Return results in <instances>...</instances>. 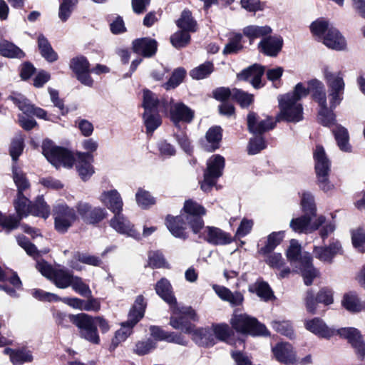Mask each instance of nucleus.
<instances>
[{"mask_svg":"<svg viewBox=\"0 0 365 365\" xmlns=\"http://www.w3.org/2000/svg\"><path fill=\"white\" fill-rule=\"evenodd\" d=\"M146 303L144 297L139 295L136 297L135 303L129 312L126 324L134 327L144 316Z\"/></svg>","mask_w":365,"mask_h":365,"instance_id":"28","label":"nucleus"},{"mask_svg":"<svg viewBox=\"0 0 365 365\" xmlns=\"http://www.w3.org/2000/svg\"><path fill=\"white\" fill-rule=\"evenodd\" d=\"M206 143L204 148L207 151H214L219 148L220 142L222 139V132L220 127L210 128L206 133Z\"/></svg>","mask_w":365,"mask_h":365,"instance_id":"34","label":"nucleus"},{"mask_svg":"<svg viewBox=\"0 0 365 365\" xmlns=\"http://www.w3.org/2000/svg\"><path fill=\"white\" fill-rule=\"evenodd\" d=\"M133 327L126 324L125 322L122 324V327L116 331L114 338L112 340V346L115 348L120 342L125 341L132 332Z\"/></svg>","mask_w":365,"mask_h":365,"instance_id":"54","label":"nucleus"},{"mask_svg":"<svg viewBox=\"0 0 365 365\" xmlns=\"http://www.w3.org/2000/svg\"><path fill=\"white\" fill-rule=\"evenodd\" d=\"M165 225L171 234L175 237L186 238L187 235L185 231V222L182 217L168 215L165 219Z\"/></svg>","mask_w":365,"mask_h":365,"instance_id":"31","label":"nucleus"},{"mask_svg":"<svg viewBox=\"0 0 365 365\" xmlns=\"http://www.w3.org/2000/svg\"><path fill=\"white\" fill-rule=\"evenodd\" d=\"M107 215L105 209L101 207H92L89 212L86 223L96 224L103 220Z\"/></svg>","mask_w":365,"mask_h":365,"instance_id":"61","label":"nucleus"},{"mask_svg":"<svg viewBox=\"0 0 365 365\" xmlns=\"http://www.w3.org/2000/svg\"><path fill=\"white\" fill-rule=\"evenodd\" d=\"M0 53L4 57L11 58H21L25 56L24 51L17 46L4 39L0 41Z\"/></svg>","mask_w":365,"mask_h":365,"instance_id":"36","label":"nucleus"},{"mask_svg":"<svg viewBox=\"0 0 365 365\" xmlns=\"http://www.w3.org/2000/svg\"><path fill=\"white\" fill-rule=\"evenodd\" d=\"M68 317L70 321L78 328L79 334L82 338L93 344L99 343L100 338L94 317L84 313L70 314Z\"/></svg>","mask_w":365,"mask_h":365,"instance_id":"8","label":"nucleus"},{"mask_svg":"<svg viewBox=\"0 0 365 365\" xmlns=\"http://www.w3.org/2000/svg\"><path fill=\"white\" fill-rule=\"evenodd\" d=\"M212 288L222 300L229 302L232 307L242 305L244 302L243 294L240 292H232L225 287L216 284Z\"/></svg>","mask_w":365,"mask_h":365,"instance_id":"26","label":"nucleus"},{"mask_svg":"<svg viewBox=\"0 0 365 365\" xmlns=\"http://www.w3.org/2000/svg\"><path fill=\"white\" fill-rule=\"evenodd\" d=\"M53 215L55 228L60 233L66 232L78 219L75 210L63 202L53 207Z\"/></svg>","mask_w":365,"mask_h":365,"instance_id":"11","label":"nucleus"},{"mask_svg":"<svg viewBox=\"0 0 365 365\" xmlns=\"http://www.w3.org/2000/svg\"><path fill=\"white\" fill-rule=\"evenodd\" d=\"M214 71V66L211 62H205L199 66L192 69L190 76L196 80H200L207 78Z\"/></svg>","mask_w":365,"mask_h":365,"instance_id":"45","label":"nucleus"},{"mask_svg":"<svg viewBox=\"0 0 365 365\" xmlns=\"http://www.w3.org/2000/svg\"><path fill=\"white\" fill-rule=\"evenodd\" d=\"M76 161L77 171L82 180H86L94 173L93 158L91 153H78Z\"/></svg>","mask_w":365,"mask_h":365,"instance_id":"17","label":"nucleus"},{"mask_svg":"<svg viewBox=\"0 0 365 365\" xmlns=\"http://www.w3.org/2000/svg\"><path fill=\"white\" fill-rule=\"evenodd\" d=\"M232 98H235L242 107H247L253 101L252 95L237 89L232 91Z\"/></svg>","mask_w":365,"mask_h":365,"instance_id":"60","label":"nucleus"},{"mask_svg":"<svg viewBox=\"0 0 365 365\" xmlns=\"http://www.w3.org/2000/svg\"><path fill=\"white\" fill-rule=\"evenodd\" d=\"M155 289L156 293L170 306V308L176 304L177 300L174 296L172 286L167 279L162 278L159 280L155 284Z\"/></svg>","mask_w":365,"mask_h":365,"instance_id":"29","label":"nucleus"},{"mask_svg":"<svg viewBox=\"0 0 365 365\" xmlns=\"http://www.w3.org/2000/svg\"><path fill=\"white\" fill-rule=\"evenodd\" d=\"M193 116V111L182 103H176L170 107V118L177 127L180 121L191 122Z\"/></svg>","mask_w":365,"mask_h":365,"instance_id":"20","label":"nucleus"},{"mask_svg":"<svg viewBox=\"0 0 365 365\" xmlns=\"http://www.w3.org/2000/svg\"><path fill=\"white\" fill-rule=\"evenodd\" d=\"M341 304L346 310L351 312H359L364 309L354 292L345 294L341 300Z\"/></svg>","mask_w":365,"mask_h":365,"instance_id":"40","label":"nucleus"},{"mask_svg":"<svg viewBox=\"0 0 365 365\" xmlns=\"http://www.w3.org/2000/svg\"><path fill=\"white\" fill-rule=\"evenodd\" d=\"M37 42L40 53L44 58L49 62L57 60V53L53 51L48 39L43 34L38 35Z\"/></svg>","mask_w":365,"mask_h":365,"instance_id":"37","label":"nucleus"},{"mask_svg":"<svg viewBox=\"0 0 365 365\" xmlns=\"http://www.w3.org/2000/svg\"><path fill=\"white\" fill-rule=\"evenodd\" d=\"M224 167V158L220 155H214L207 160V170L205 174L218 178L222 175Z\"/></svg>","mask_w":365,"mask_h":365,"instance_id":"32","label":"nucleus"},{"mask_svg":"<svg viewBox=\"0 0 365 365\" xmlns=\"http://www.w3.org/2000/svg\"><path fill=\"white\" fill-rule=\"evenodd\" d=\"M325 222L322 215L313 216L306 214L302 217L294 218L290 221V227L296 232L311 233L317 230Z\"/></svg>","mask_w":365,"mask_h":365,"instance_id":"13","label":"nucleus"},{"mask_svg":"<svg viewBox=\"0 0 365 365\" xmlns=\"http://www.w3.org/2000/svg\"><path fill=\"white\" fill-rule=\"evenodd\" d=\"M334 134L339 148L345 152L351 151L349 143V133L347 130L341 126H337L334 130Z\"/></svg>","mask_w":365,"mask_h":365,"instance_id":"44","label":"nucleus"},{"mask_svg":"<svg viewBox=\"0 0 365 365\" xmlns=\"http://www.w3.org/2000/svg\"><path fill=\"white\" fill-rule=\"evenodd\" d=\"M190 41V34L187 31L182 29V31L175 32L170 37V42L172 45L177 48L185 47L189 43Z\"/></svg>","mask_w":365,"mask_h":365,"instance_id":"52","label":"nucleus"},{"mask_svg":"<svg viewBox=\"0 0 365 365\" xmlns=\"http://www.w3.org/2000/svg\"><path fill=\"white\" fill-rule=\"evenodd\" d=\"M177 25L179 28L187 32L196 31V21L193 19L191 12L188 10H184L182 12L180 18L177 21Z\"/></svg>","mask_w":365,"mask_h":365,"instance_id":"42","label":"nucleus"},{"mask_svg":"<svg viewBox=\"0 0 365 365\" xmlns=\"http://www.w3.org/2000/svg\"><path fill=\"white\" fill-rule=\"evenodd\" d=\"M343 254L341 244L338 240H331L327 246H314V257L326 264H331L334 257Z\"/></svg>","mask_w":365,"mask_h":365,"instance_id":"14","label":"nucleus"},{"mask_svg":"<svg viewBox=\"0 0 365 365\" xmlns=\"http://www.w3.org/2000/svg\"><path fill=\"white\" fill-rule=\"evenodd\" d=\"M100 200L113 214L123 210V202L120 195L116 190L103 192L100 196Z\"/></svg>","mask_w":365,"mask_h":365,"instance_id":"18","label":"nucleus"},{"mask_svg":"<svg viewBox=\"0 0 365 365\" xmlns=\"http://www.w3.org/2000/svg\"><path fill=\"white\" fill-rule=\"evenodd\" d=\"M322 73L328 86L327 96L324 83L318 79L309 81L313 99L319 106L318 121L324 126H331L335 123L334 110L343 100L345 88L344 74L341 71L334 72L331 66L325 65L322 68Z\"/></svg>","mask_w":365,"mask_h":365,"instance_id":"1","label":"nucleus"},{"mask_svg":"<svg viewBox=\"0 0 365 365\" xmlns=\"http://www.w3.org/2000/svg\"><path fill=\"white\" fill-rule=\"evenodd\" d=\"M287 257L293 271L301 272L305 284H312L313 279L318 277L319 271L313 266L312 258L308 252L301 254V246L297 240H291Z\"/></svg>","mask_w":365,"mask_h":365,"instance_id":"5","label":"nucleus"},{"mask_svg":"<svg viewBox=\"0 0 365 365\" xmlns=\"http://www.w3.org/2000/svg\"><path fill=\"white\" fill-rule=\"evenodd\" d=\"M264 72L263 66L254 64L238 73L237 78L242 81H248L255 88H258L261 86V78Z\"/></svg>","mask_w":365,"mask_h":365,"instance_id":"22","label":"nucleus"},{"mask_svg":"<svg viewBox=\"0 0 365 365\" xmlns=\"http://www.w3.org/2000/svg\"><path fill=\"white\" fill-rule=\"evenodd\" d=\"M42 153L46 158L56 168L63 166L71 168L74 163V158L68 150L56 146L51 140L43 142Z\"/></svg>","mask_w":365,"mask_h":365,"instance_id":"6","label":"nucleus"},{"mask_svg":"<svg viewBox=\"0 0 365 365\" xmlns=\"http://www.w3.org/2000/svg\"><path fill=\"white\" fill-rule=\"evenodd\" d=\"M186 75V71L182 68L175 69L169 81L165 84L166 89L174 88L177 87L183 80Z\"/></svg>","mask_w":365,"mask_h":365,"instance_id":"57","label":"nucleus"},{"mask_svg":"<svg viewBox=\"0 0 365 365\" xmlns=\"http://www.w3.org/2000/svg\"><path fill=\"white\" fill-rule=\"evenodd\" d=\"M205 240L214 245H224L231 242V236L215 227H207L205 229Z\"/></svg>","mask_w":365,"mask_h":365,"instance_id":"24","label":"nucleus"},{"mask_svg":"<svg viewBox=\"0 0 365 365\" xmlns=\"http://www.w3.org/2000/svg\"><path fill=\"white\" fill-rule=\"evenodd\" d=\"M184 210L188 214L187 217H195L205 214V208L191 200L185 202Z\"/></svg>","mask_w":365,"mask_h":365,"instance_id":"56","label":"nucleus"},{"mask_svg":"<svg viewBox=\"0 0 365 365\" xmlns=\"http://www.w3.org/2000/svg\"><path fill=\"white\" fill-rule=\"evenodd\" d=\"M170 325L176 329L192 335V339L200 346H210L215 344V336L212 331L208 328L195 329L192 324L184 325L175 318H172Z\"/></svg>","mask_w":365,"mask_h":365,"instance_id":"9","label":"nucleus"},{"mask_svg":"<svg viewBox=\"0 0 365 365\" xmlns=\"http://www.w3.org/2000/svg\"><path fill=\"white\" fill-rule=\"evenodd\" d=\"M265 148V143L261 136H257L252 138L248 145V153L250 155H255Z\"/></svg>","mask_w":365,"mask_h":365,"instance_id":"64","label":"nucleus"},{"mask_svg":"<svg viewBox=\"0 0 365 365\" xmlns=\"http://www.w3.org/2000/svg\"><path fill=\"white\" fill-rule=\"evenodd\" d=\"M352 244L359 252H365V231L357 228L351 232Z\"/></svg>","mask_w":365,"mask_h":365,"instance_id":"53","label":"nucleus"},{"mask_svg":"<svg viewBox=\"0 0 365 365\" xmlns=\"http://www.w3.org/2000/svg\"><path fill=\"white\" fill-rule=\"evenodd\" d=\"M170 309H172V312L173 314L170 317V319L172 318H175L180 322H182L184 325L190 324V323H187L185 321V318L190 319L193 321H197L198 319L195 311L190 307H180L178 305V303L176 302V304H173Z\"/></svg>","mask_w":365,"mask_h":365,"instance_id":"33","label":"nucleus"},{"mask_svg":"<svg viewBox=\"0 0 365 365\" xmlns=\"http://www.w3.org/2000/svg\"><path fill=\"white\" fill-rule=\"evenodd\" d=\"M12 172L14 181L18 188V193H22L24 190L29 187V182L22 171L15 165H13Z\"/></svg>","mask_w":365,"mask_h":365,"instance_id":"50","label":"nucleus"},{"mask_svg":"<svg viewBox=\"0 0 365 365\" xmlns=\"http://www.w3.org/2000/svg\"><path fill=\"white\" fill-rule=\"evenodd\" d=\"M280 113L277 120L298 122L302 119L303 108L299 102L292 100V96H281L278 98Z\"/></svg>","mask_w":365,"mask_h":365,"instance_id":"12","label":"nucleus"},{"mask_svg":"<svg viewBox=\"0 0 365 365\" xmlns=\"http://www.w3.org/2000/svg\"><path fill=\"white\" fill-rule=\"evenodd\" d=\"M314 159L318 185L323 191L328 192L334 186L329 180L331 163L322 146H316V149L314 151Z\"/></svg>","mask_w":365,"mask_h":365,"instance_id":"7","label":"nucleus"},{"mask_svg":"<svg viewBox=\"0 0 365 365\" xmlns=\"http://www.w3.org/2000/svg\"><path fill=\"white\" fill-rule=\"evenodd\" d=\"M249 290L250 292H255L259 297L265 302L274 299L272 290L269 287V284L265 282H256L250 287Z\"/></svg>","mask_w":365,"mask_h":365,"instance_id":"39","label":"nucleus"},{"mask_svg":"<svg viewBox=\"0 0 365 365\" xmlns=\"http://www.w3.org/2000/svg\"><path fill=\"white\" fill-rule=\"evenodd\" d=\"M309 27L312 34L322 40L323 36L329 33V29L334 26L329 21L323 19H319L312 22Z\"/></svg>","mask_w":365,"mask_h":365,"instance_id":"43","label":"nucleus"},{"mask_svg":"<svg viewBox=\"0 0 365 365\" xmlns=\"http://www.w3.org/2000/svg\"><path fill=\"white\" fill-rule=\"evenodd\" d=\"M76 261L91 266H99L101 263V260L96 256L83 252H77L75 254L73 259L70 263L71 267L76 270H81L82 269Z\"/></svg>","mask_w":365,"mask_h":365,"instance_id":"35","label":"nucleus"},{"mask_svg":"<svg viewBox=\"0 0 365 365\" xmlns=\"http://www.w3.org/2000/svg\"><path fill=\"white\" fill-rule=\"evenodd\" d=\"M284 237L282 232H272L267 237V242L264 247H262L259 253L267 255L271 252L281 242Z\"/></svg>","mask_w":365,"mask_h":365,"instance_id":"46","label":"nucleus"},{"mask_svg":"<svg viewBox=\"0 0 365 365\" xmlns=\"http://www.w3.org/2000/svg\"><path fill=\"white\" fill-rule=\"evenodd\" d=\"M272 351L277 361L287 365L294 364L297 361L292 346L288 343L277 344Z\"/></svg>","mask_w":365,"mask_h":365,"instance_id":"25","label":"nucleus"},{"mask_svg":"<svg viewBox=\"0 0 365 365\" xmlns=\"http://www.w3.org/2000/svg\"><path fill=\"white\" fill-rule=\"evenodd\" d=\"M137 204L143 209H147L155 203V198L149 192L139 188L135 194Z\"/></svg>","mask_w":365,"mask_h":365,"instance_id":"49","label":"nucleus"},{"mask_svg":"<svg viewBox=\"0 0 365 365\" xmlns=\"http://www.w3.org/2000/svg\"><path fill=\"white\" fill-rule=\"evenodd\" d=\"M36 269L41 274L50 280L59 289H72L84 297H89L91 291L82 279L73 275V272L65 268L53 267L44 260L37 261Z\"/></svg>","mask_w":365,"mask_h":365,"instance_id":"2","label":"nucleus"},{"mask_svg":"<svg viewBox=\"0 0 365 365\" xmlns=\"http://www.w3.org/2000/svg\"><path fill=\"white\" fill-rule=\"evenodd\" d=\"M143 105L145 111L154 112L160 105V101L155 94L148 90H144Z\"/></svg>","mask_w":365,"mask_h":365,"instance_id":"51","label":"nucleus"},{"mask_svg":"<svg viewBox=\"0 0 365 365\" xmlns=\"http://www.w3.org/2000/svg\"><path fill=\"white\" fill-rule=\"evenodd\" d=\"M71 68L76 73H82L84 71H88L89 63L87 59L83 56H78L73 58L70 63Z\"/></svg>","mask_w":365,"mask_h":365,"instance_id":"59","label":"nucleus"},{"mask_svg":"<svg viewBox=\"0 0 365 365\" xmlns=\"http://www.w3.org/2000/svg\"><path fill=\"white\" fill-rule=\"evenodd\" d=\"M283 40L280 36H269L263 38L259 43L261 51L269 56H275L282 49Z\"/></svg>","mask_w":365,"mask_h":365,"instance_id":"27","label":"nucleus"},{"mask_svg":"<svg viewBox=\"0 0 365 365\" xmlns=\"http://www.w3.org/2000/svg\"><path fill=\"white\" fill-rule=\"evenodd\" d=\"M77 2V0H63L59 8L58 16L63 21L67 20L69 17L73 6Z\"/></svg>","mask_w":365,"mask_h":365,"instance_id":"63","label":"nucleus"},{"mask_svg":"<svg viewBox=\"0 0 365 365\" xmlns=\"http://www.w3.org/2000/svg\"><path fill=\"white\" fill-rule=\"evenodd\" d=\"M110 226L118 232L137 238L139 234L133 229V226L127 220L122 212L114 213V217L110 221Z\"/></svg>","mask_w":365,"mask_h":365,"instance_id":"16","label":"nucleus"},{"mask_svg":"<svg viewBox=\"0 0 365 365\" xmlns=\"http://www.w3.org/2000/svg\"><path fill=\"white\" fill-rule=\"evenodd\" d=\"M305 328L314 334L326 339H329L334 335H339L345 338L355 349L356 353L360 357L365 356V344L362 340V336L359 331L352 327L341 328L335 329L329 327L326 323L320 318L315 317L304 321Z\"/></svg>","mask_w":365,"mask_h":365,"instance_id":"3","label":"nucleus"},{"mask_svg":"<svg viewBox=\"0 0 365 365\" xmlns=\"http://www.w3.org/2000/svg\"><path fill=\"white\" fill-rule=\"evenodd\" d=\"M150 330L151 335L157 340L166 341L168 342L176 343L180 345L187 344V341L180 334L165 331L159 327L156 326L150 327Z\"/></svg>","mask_w":365,"mask_h":365,"instance_id":"30","label":"nucleus"},{"mask_svg":"<svg viewBox=\"0 0 365 365\" xmlns=\"http://www.w3.org/2000/svg\"><path fill=\"white\" fill-rule=\"evenodd\" d=\"M158 48V43L150 38H142L133 42V50L135 53L144 57H151L155 54Z\"/></svg>","mask_w":365,"mask_h":365,"instance_id":"19","label":"nucleus"},{"mask_svg":"<svg viewBox=\"0 0 365 365\" xmlns=\"http://www.w3.org/2000/svg\"><path fill=\"white\" fill-rule=\"evenodd\" d=\"M309 92H312V91L309 85L308 88H306L303 83H299L295 86L292 93H287L284 96H292V100L299 102L302 98L306 97Z\"/></svg>","mask_w":365,"mask_h":365,"instance_id":"62","label":"nucleus"},{"mask_svg":"<svg viewBox=\"0 0 365 365\" xmlns=\"http://www.w3.org/2000/svg\"><path fill=\"white\" fill-rule=\"evenodd\" d=\"M272 32V29L268 26L250 25L243 29V34L250 39V43L258 38H263Z\"/></svg>","mask_w":365,"mask_h":365,"instance_id":"38","label":"nucleus"},{"mask_svg":"<svg viewBox=\"0 0 365 365\" xmlns=\"http://www.w3.org/2000/svg\"><path fill=\"white\" fill-rule=\"evenodd\" d=\"M301 204L306 214L317 216L314 197L311 193L307 192L302 193Z\"/></svg>","mask_w":365,"mask_h":365,"instance_id":"55","label":"nucleus"},{"mask_svg":"<svg viewBox=\"0 0 365 365\" xmlns=\"http://www.w3.org/2000/svg\"><path fill=\"white\" fill-rule=\"evenodd\" d=\"M17 216H3L0 213V225L8 230L17 227L19 221L29 214L41 217L46 219L50 215V208L42 197L37 198L35 205L31 206L30 201L23 195L18 193L17 199L14 202Z\"/></svg>","mask_w":365,"mask_h":365,"instance_id":"4","label":"nucleus"},{"mask_svg":"<svg viewBox=\"0 0 365 365\" xmlns=\"http://www.w3.org/2000/svg\"><path fill=\"white\" fill-rule=\"evenodd\" d=\"M247 125L249 130L255 134H262L274 127L271 118L259 120L256 113L251 112L247 115Z\"/></svg>","mask_w":365,"mask_h":365,"instance_id":"23","label":"nucleus"},{"mask_svg":"<svg viewBox=\"0 0 365 365\" xmlns=\"http://www.w3.org/2000/svg\"><path fill=\"white\" fill-rule=\"evenodd\" d=\"M24 150V138L19 135L14 138L10 146L9 152L14 161H16Z\"/></svg>","mask_w":365,"mask_h":365,"instance_id":"58","label":"nucleus"},{"mask_svg":"<svg viewBox=\"0 0 365 365\" xmlns=\"http://www.w3.org/2000/svg\"><path fill=\"white\" fill-rule=\"evenodd\" d=\"M322 41L326 46L336 51H343L346 47L345 38L335 27L330 28Z\"/></svg>","mask_w":365,"mask_h":365,"instance_id":"21","label":"nucleus"},{"mask_svg":"<svg viewBox=\"0 0 365 365\" xmlns=\"http://www.w3.org/2000/svg\"><path fill=\"white\" fill-rule=\"evenodd\" d=\"M242 35L240 33H233L229 38L228 43L225 45L222 53L225 55L237 53L242 50Z\"/></svg>","mask_w":365,"mask_h":365,"instance_id":"41","label":"nucleus"},{"mask_svg":"<svg viewBox=\"0 0 365 365\" xmlns=\"http://www.w3.org/2000/svg\"><path fill=\"white\" fill-rule=\"evenodd\" d=\"M20 110L27 115H35L38 118L48 120L46 112L41 108H35L29 103V101L21 93L12 92L8 97Z\"/></svg>","mask_w":365,"mask_h":365,"instance_id":"15","label":"nucleus"},{"mask_svg":"<svg viewBox=\"0 0 365 365\" xmlns=\"http://www.w3.org/2000/svg\"><path fill=\"white\" fill-rule=\"evenodd\" d=\"M6 353L10 352L11 361L14 364H21L24 362H30L33 359L31 351L26 350H8L5 349Z\"/></svg>","mask_w":365,"mask_h":365,"instance_id":"47","label":"nucleus"},{"mask_svg":"<svg viewBox=\"0 0 365 365\" xmlns=\"http://www.w3.org/2000/svg\"><path fill=\"white\" fill-rule=\"evenodd\" d=\"M232 327L237 331L252 336H266L269 332L265 326L246 314H235L231 319Z\"/></svg>","mask_w":365,"mask_h":365,"instance_id":"10","label":"nucleus"},{"mask_svg":"<svg viewBox=\"0 0 365 365\" xmlns=\"http://www.w3.org/2000/svg\"><path fill=\"white\" fill-rule=\"evenodd\" d=\"M143 118L148 133H153L161 124L160 117L155 113L145 111Z\"/></svg>","mask_w":365,"mask_h":365,"instance_id":"48","label":"nucleus"}]
</instances>
